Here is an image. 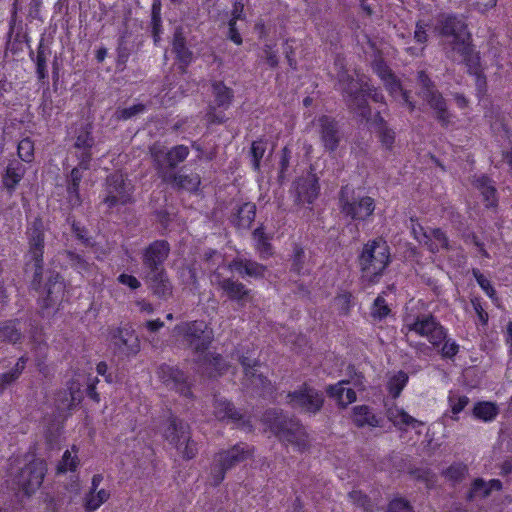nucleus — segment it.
<instances>
[{"label":"nucleus","mask_w":512,"mask_h":512,"mask_svg":"<svg viewBox=\"0 0 512 512\" xmlns=\"http://www.w3.org/2000/svg\"><path fill=\"white\" fill-rule=\"evenodd\" d=\"M157 374L167 387L175 389L186 397L191 396L190 387L187 384L186 377L182 371L170 365L163 364L158 368Z\"/></svg>","instance_id":"a211bd4d"},{"label":"nucleus","mask_w":512,"mask_h":512,"mask_svg":"<svg viewBox=\"0 0 512 512\" xmlns=\"http://www.w3.org/2000/svg\"><path fill=\"white\" fill-rule=\"evenodd\" d=\"M77 457H73L69 450H66L62 456L61 461L57 466L58 473H65L67 471H74L77 468Z\"/></svg>","instance_id":"603ef678"},{"label":"nucleus","mask_w":512,"mask_h":512,"mask_svg":"<svg viewBox=\"0 0 512 512\" xmlns=\"http://www.w3.org/2000/svg\"><path fill=\"white\" fill-rule=\"evenodd\" d=\"M189 434L190 431L188 424L177 418L170 419L164 432L166 440L177 449H181V446L185 441L189 440Z\"/></svg>","instance_id":"393cba45"},{"label":"nucleus","mask_w":512,"mask_h":512,"mask_svg":"<svg viewBox=\"0 0 512 512\" xmlns=\"http://www.w3.org/2000/svg\"><path fill=\"white\" fill-rule=\"evenodd\" d=\"M358 260L362 279L369 284L375 283L390 263V248L381 238L369 241L364 245Z\"/></svg>","instance_id":"f03ea898"},{"label":"nucleus","mask_w":512,"mask_h":512,"mask_svg":"<svg viewBox=\"0 0 512 512\" xmlns=\"http://www.w3.org/2000/svg\"><path fill=\"white\" fill-rule=\"evenodd\" d=\"M240 363L244 369L245 385L263 390L268 387L270 382L262 375V373H258V370L256 369V366H258L257 361L249 357L242 356L240 358Z\"/></svg>","instance_id":"b1692460"},{"label":"nucleus","mask_w":512,"mask_h":512,"mask_svg":"<svg viewBox=\"0 0 512 512\" xmlns=\"http://www.w3.org/2000/svg\"><path fill=\"white\" fill-rule=\"evenodd\" d=\"M170 253V245L165 240H155L147 246L142 254L144 272L163 270L164 262Z\"/></svg>","instance_id":"2eb2a0df"},{"label":"nucleus","mask_w":512,"mask_h":512,"mask_svg":"<svg viewBox=\"0 0 512 512\" xmlns=\"http://www.w3.org/2000/svg\"><path fill=\"white\" fill-rule=\"evenodd\" d=\"M130 198L131 185L130 183H126L122 174L114 173L107 177L106 196L103 203L107 205L109 209L128 203Z\"/></svg>","instance_id":"ddd939ff"},{"label":"nucleus","mask_w":512,"mask_h":512,"mask_svg":"<svg viewBox=\"0 0 512 512\" xmlns=\"http://www.w3.org/2000/svg\"><path fill=\"white\" fill-rule=\"evenodd\" d=\"M474 184L480 190L487 207H495L497 205L496 188L493 181L487 176H479L475 178Z\"/></svg>","instance_id":"72a5a7b5"},{"label":"nucleus","mask_w":512,"mask_h":512,"mask_svg":"<svg viewBox=\"0 0 512 512\" xmlns=\"http://www.w3.org/2000/svg\"><path fill=\"white\" fill-rule=\"evenodd\" d=\"M287 398L292 408L312 414L320 411L324 402L323 394L307 385L289 393Z\"/></svg>","instance_id":"9b49d317"},{"label":"nucleus","mask_w":512,"mask_h":512,"mask_svg":"<svg viewBox=\"0 0 512 512\" xmlns=\"http://www.w3.org/2000/svg\"><path fill=\"white\" fill-rule=\"evenodd\" d=\"M377 120L379 122V129H378V136L383 146H385L387 149H391L394 141H395V133L389 129L382 117L377 115Z\"/></svg>","instance_id":"09e8293b"},{"label":"nucleus","mask_w":512,"mask_h":512,"mask_svg":"<svg viewBox=\"0 0 512 512\" xmlns=\"http://www.w3.org/2000/svg\"><path fill=\"white\" fill-rule=\"evenodd\" d=\"M46 464L41 459H34L21 469L16 477V482L25 494L34 493L42 484L46 474Z\"/></svg>","instance_id":"f8f14e48"},{"label":"nucleus","mask_w":512,"mask_h":512,"mask_svg":"<svg viewBox=\"0 0 512 512\" xmlns=\"http://www.w3.org/2000/svg\"><path fill=\"white\" fill-rule=\"evenodd\" d=\"M407 382L408 375L405 372L399 371L393 375L388 382V389L390 394H392L394 398H397Z\"/></svg>","instance_id":"de8ad7c7"},{"label":"nucleus","mask_w":512,"mask_h":512,"mask_svg":"<svg viewBox=\"0 0 512 512\" xmlns=\"http://www.w3.org/2000/svg\"><path fill=\"white\" fill-rule=\"evenodd\" d=\"M84 168L80 167V163L71 170V173L67 179V193L69 202L72 206H78L81 203L79 184L82 180V171Z\"/></svg>","instance_id":"7c9ffc66"},{"label":"nucleus","mask_w":512,"mask_h":512,"mask_svg":"<svg viewBox=\"0 0 512 512\" xmlns=\"http://www.w3.org/2000/svg\"><path fill=\"white\" fill-rule=\"evenodd\" d=\"M59 275H56L55 282L49 283L47 288V300L51 303H55L58 300V296L56 294L63 292V283L58 281Z\"/></svg>","instance_id":"052dcab7"},{"label":"nucleus","mask_w":512,"mask_h":512,"mask_svg":"<svg viewBox=\"0 0 512 512\" xmlns=\"http://www.w3.org/2000/svg\"><path fill=\"white\" fill-rule=\"evenodd\" d=\"M161 178L164 182L170 184L173 188L187 191H196L201 183V178L196 173L184 174L174 173L167 169H161Z\"/></svg>","instance_id":"aec40b11"},{"label":"nucleus","mask_w":512,"mask_h":512,"mask_svg":"<svg viewBox=\"0 0 512 512\" xmlns=\"http://www.w3.org/2000/svg\"><path fill=\"white\" fill-rule=\"evenodd\" d=\"M27 360L25 356L20 357L10 371L0 374V394L20 377L25 369Z\"/></svg>","instance_id":"4c0bfd02"},{"label":"nucleus","mask_w":512,"mask_h":512,"mask_svg":"<svg viewBox=\"0 0 512 512\" xmlns=\"http://www.w3.org/2000/svg\"><path fill=\"white\" fill-rule=\"evenodd\" d=\"M113 345L125 355H135L140 351L137 335L129 329L118 328L112 333Z\"/></svg>","instance_id":"4be33fe9"},{"label":"nucleus","mask_w":512,"mask_h":512,"mask_svg":"<svg viewBox=\"0 0 512 512\" xmlns=\"http://www.w3.org/2000/svg\"><path fill=\"white\" fill-rule=\"evenodd\" d=\"M498 414V406L495 403L489 401L477 402L472 409V415L474 418L483 422L493 421Z\"/></svg>","instance_id":"c9c22d12"},{"label":"nucleus","mask_w":512,"mask_h":512,"mask_svg":"<svg viewBox=\"0 0 512 512\" xmlns=\"http://www.w3.org/2000/svg\"><path fill=\"white\" fill-rule=\"evenodd\" d=\"M468 468L465 464L461 462L453 463L450 465L444 472V477L453 482V483H459L461 482L465 476L467 475Z\"/></svg>","instance_id":"49530a36"},{"label":"nucleus","mask_w":512,"mask_h":512,"mask_svg":"<svg viewBox=\"0 0 512 512\" xmlns=\"http://www.w3.org/2000/svg\"><path fill=\"white\" fill-rule=\"evenodd\" d=\"M339 203L341 213L358 221L366 220L375 210L373 198L355 196L354 190L348 185L341 188Z\"/></svg>","instance_id":"6e6552de"},{"label":"nucleus","mask_w":512,"mask_h":512,"mask_svg":"<svg viewBox=\"0 0 512 512\" xmlns=\"http://www.w3.org/2000/svg\"><path fill=\"white\" fill-rule=\"evenodd\" d=\"M214 415L221 421H237L241 418V414L235 409L232 403L218 396H215L214 400Z\"/></svg>","instance_id":"473e14b6"},{"label":"nucleus","mask_w":512,"mask_h":512,"mask_svg":"<svg viewBox=\"0 0 512 512\" xmlns=\"http://www.w3.org/2000/svg\"><path fill=\"white\" fill-rule=\"evenodd\" d=\"M146 110L144 104H135L128 108L118 109L115 113L118 120H128L138 114L143 113Z\"/></svg>","instance_id":"5fc2aeb1"},{"label":"nucleus","mask_w":512,"mask_h":512,"mask_svg":"<svg viewBox=\"0 0 512 512\" xmlns=\"http://www.w3.org/2000/svg\"><path fill=\"white\" fill-rule=\"evenodd\" d=\"M296 200L302 204H311L318 196L319 186L315 175L300 178L295 185Z\"/></svg>","instance_id":"5701e85b"},{"label":"nucleus","mask_w":512,"mask_h":512,"mask_svg":"<svg viewBox=\"0 0 512 512\" xmlns=\"http://www.w3.org/2000/svg\"><path fill=\"white\" fill-rule=\"evenodd\" d=\"M353 421L358 427L365 425L377 427L379 426V420L369 410L367 406H356L353 409Z\"/></svg>","instance_id":"58836bf2"},{"label":"nucleus","mask_w":512,"mask_h":512,"mask_svg":"<svg viewBox=\"0 0 512 512\" xmlns=\"http://www.w3.org/2000/svg\"><path fill=\"white\" fill-rule=\"evenodd\" d=\"M172 51L175 53L177 59L182 64L188 65L191 62L192 52L186 45V39L181 27L175 29L173 35Z\"/></svg>","instance_id":"2f4dec72"},{"label":"nucleus","mask_w":512,"mask_h":512,"mask_svg":"<svg viewBox=\"0 0 512 512\" xmlns=\"http://www.w3.org/2000/svg\"><path fill=\"white\" fill-rule=\"evenodd\" d=\"M189 154V149L184 145H177L169 151H156L153 153L154 159L158 164L159 173L161 169L172 171L179 163L183 162Z\"/></svg>","instance_id":"412c9836"},{"label":"nucleus","mask_w":512,"mask_h":512,"mask_svg":"<svg viewBox=\"0 0 512 512\" xmlns=\"http://www.w3.org/2000/svg\"><path fill=\"white\" fill-rule=\"evenodd\" d=\"M317 125L319 128L320 139L325 150L330 152L335 151L341 140V134L337 122L328 116H321L318 119Z\"/></svg>","instance_id":"6ab92c4d"},{"label":"nucleus","mask_w":512,"mask_h":512,"mask_svg":"<svg viewBox=\"0 0 512 512\" xmlns=\"http://www.w3.org/2000/svg\"><path fill=\"white\" fill-rule=\"evenodd\" d=\"M418 96L433 111L434 117L443 127L453 122V115L447 108L446 100L425 71L417 72Z\"/></svg>","instance_id":"423d86ee"},{"label":"nucleus","mask_w":512,"mask_h":512,"mask_svg":"<svg viewBox=\"0 0 512 512\" xmlns=\"http://www.w3.org/2000/svg\"><path fill=\"white\" fill-rule=\"evenodd\" d=\"M256 215V206L253 203H244L237 212V225L242 228H249Z\"/></svg>","instance_id":"a19ab883"},{"label":"nucleus","mask_w":512,"mask_h":512,"mask_svg":"<svg viewBox=\"0 0 512 512\" xmlns=\"http://www.w3.org/2000/svg\"><path fill=\"white\" fill-rule=\"evenodd\" d=\"M173 336L194 353L202 355L213 340V332L204 321L182 322L175 326Z\"/></svg>","instance_id":"0eeeda50"},{"label":"nucleus","mask_w":512,"mask_h":512,"mask_svg":"<svg viewBox=\"0 0 512 512\" xmlns=\"http://www.w3.org/2000/svg\"><path fill=\"white\" fill-rule=\"evenodd\" d=\"M144 280L153 295L160 299H168L173 294V285L165 269L144 272Z\"/></svg>","instance_id":"f3484780"},{"label":"nucleus","mask_w":512,"mask_h":512,"mask_svg":"<svg viewBox=\"0 0 512 512\" xmlns=\"http://www.w3.org/2000/svg\"><path fill=\"white\" fill-rule=\"evenodd\" d=\"M383 83L386 90L396 101H399L402 105L407 106L410 111L415 109L414 102L410 100L409 92L403 89L400 81L395 77V75H392Z\"/></svg>","instance_id":"cd10ccee"},{"label":"nucleus","mask_w":512,"mask_h":512,"mask_svg":"<svg viewBox=\"0 0 512 512\" xmlns=\"http://www.w3.org/2000/svg\"><path fill=\"white\" fill-rule=\"evenodd\" d=\"M388 512H413L411 506L404 499H395L389 504Z\"/></svg>","instance_id":"338daca9"},{"label":"nucleus","mask_w":512,"mask_h":512,"mask_svg":"<svg viewBox=\"0 0 512 512\" xmlns=\"http://www.w3.org/2000/svg\"><path fill=\"white\" fill-rule=\"evenodd\" d=\"M21 339L22 334L15 322L8 321L0 325V340L15 344Z\"/></svg>","instance_id":"c03bdc74"},{"label":"nucleus","mask_w":512,"mask_h":512,"mask_svg":"<svg viewBox=\"0 0 512 512\" xmlns=\"http://www.w3.org/2000/svg\"><path fill=\"white\" fill-rule=\"evenodd\" d=\"M338 86L349 109L361 118L368 120L371 110L365 92L371 91V86L363 79H353L346 72L339 73Z\"/></svg>","instance_id":"39448f33"},{"label":"nucleus","mask_w":512,"mask_h":512,"mask_svg":"<svg viewBox=\"0 0 512 512\" xmlns=\"http://www.w3.org/2000/svg\"><path fill=\"white\" fill-rule=\"evenodd\" d=\"M266 151V143L263 141H254L251 147L252 163L255 170L260 167V160Z\"/></svg>","instance_id":"4d7b16f0"},{"label":"nucleus","mask_w":512,"mask_h":512,"mask_svg":"<svg viewBox=\"0 0 512 512\" xmlns=\"http://www.w3.org/2000/svg\"><path fill=\"white\" fill-rule=\"evenodd\" d=\"M44 232L45 227L43 221L39 218H35V220L27 228L29 255L35 262L36 276L40 275L42 271L45 240Z\"/></svg>","instance_id":"4468645a"},{"label":"nucleus","mask_w":512,"mask_h":512,"mask_svg":"<svg viewBox=\"0 0 512 512\" xmlns=\"http://www.w3.org/2000/svg\"><path fill=\"white\" fill-rule=\"evenodd\" d=\"M213 93L215 102L219 107H228L233 98V91L226 87L222 82H215L213 84Z\"/></svg>","instance_id":"79ce46f5"},{"label":"nucleus","mask_w":512,"mask_h":512,"mask_svg":"<svg viewBox=\"0 0 512 512\" xmlns=\"http://www.w3.org/2000/svg\"><path fill=\"white\" fill-rule=\"evenodd\" d=\"M47 53L42 44L39 45L37 51L36 65L39 79L43 80L47 77Z\"/></svg>","instance_id":"6e6d98bb"},{"label":"nucleus","mask_w":512,"mask_h":512,"mask_svg":"<svg viewBox=\"0 0 512 512\" xmlns=\"http://www.w3.org/2000/svg\"><path fill=\"white\" fill-rule=\"evenodd\" d=\"M280 441L304 450L307 447V434L297 419L284 415L277 416L271 426Z\"/></svg>","instance_id":"1a4fd4ad"},{"label":"nucleus","mask_w":512,"mask_h":512,"mask_svg":"<svg viewBox=\"0 0 512 512\" xmlns=\"http://www.w3.org/2000/svg\"><path fill=\"white\" fill-rule=\"evenodd\" d=\"M346 384H349V382L342 380L327 388L328 395L334 398L342 407H346L356 401L355 391L352 388L345 387Z\"/></svg>","instance_id":"c85d7f7f"},{"label":"nucleus","mask_w":512,"mask_h":512,"mask_svg":"<svg viewBox=\"0 0 512 512\" xmlns=\"http://www.w3.org/2000/svg\"><path fill=\"white\" fill-rule=\"evenodd\" d=\"M67 260L69 261L70 265L76 269L78 272H86L90 268V264L86 259H84L81 255L76 254L72 251L66 252Z\"/></svg>","instance_id":"864d4df0"},{"label":"nucleus","mask_w":512,"mask_h":512,"mask_svg":"<svg viewBox=\"0 0 512 512\" xmlns=\"http://www.w3.org/2000/svg\"><path fill=\"white\" fill-rule=\"evenodd\" d=\"M253 454V449L246 443L240 442L229 449L217 452L210 465L208 480L211 485L218 486L224 479L226 472L236 465L244 462Z\"/></svg>","instance_id":"20e7f679"},{"label":"nucleus","mask_w":512,"mask_h":512,"mask_svg":"<svg viewBox=\"0 0 512 512\" xmlns=\"http://www.w3.org/2000/svg\"><path fill=\"white\" fill-rule=\"evenodd\" d=\"M18 156L24 162H31L34 158V143L29 138L22 139L18 144Z\"/></svg>","instance_id":"3c124183"},{"label":"nucleus","mask_w":512,"mask_h":512,"mask_svg":"<svg viewBox=\"0 0 512 512\" xmlns=\"http://www.w3.org/2000/svg\"><path fill=\"white\" fill-rule=\"evenodd\" d=\"M205 364L207 365L205 372L209 377L220 375L226 370V364L220 355H206Z\"/></svg>","instance_id":"a18cd8bd"},{"label":"nucleus","mask_w":512,"mask_h":512,"mask_svg":"<svg viewBox=\"0 0 512 512\" xmlns=\"http://www.w3.org/2000/svg\"><path fill=\"white\" fill-rule=\"evenodd\" d=\"M25 173V167L18 160L9 162L3 176V184L7 189L13 190L21 181Z\"/></svg>","instance_id":"f704fd0d"},{"label":"nucleus","mask_w":512,"mask_h":512,"mask_svg":"<svg viewBox=\"0 0 512 512\" xmlns=\"http://www.w3.org/2000/svg\"><path fill=\"white\" fill-rule=\"evenodd\" d=\"M472 273L477 283L486 292V294L490 298H494L496 292L490 281L478 269H473Z\"/></svg>","instance_id":"13d9d810"},{"label":"nucleus","mask_w":512,"mask_h":512,"mask_svg":"<svg viewBox=\"0 0 512 512\" xmlns=\"http://www.w3.org/2000/svg\"><path fill=\"white\" fill-rule=\"evenodd\" d=\"M502 488V483L498 479L485 481L482 478H477L473 481L471 488L468 492L467 499L470 501L477 499H484L490 496L492 491H499Z\"/></svg>","instance_id":"bb28decb"},{"label":"nucleus","mask_w":512,"mask_h":512,"mask_svg":"<svg viewBox=\"0 0 512 512\" xmlns=\"http://www.w3.org/2000/svg\"><path fill=\"white\" fill-rule=\"evenodd\" d=\"M291 271L297 275L305 274L309 272L306 264V254L300 246H295L293 255L291 258Z\"/></svg>","instance_id":"37998d69"},{"label":"nucleus","mask_w":512,"mask_h":512,"mask_svg":"<svg viewBox=\"0 0 512 512\" xmlns=\"http://www.w3.org/2000/svg\"><path fill=\"white\" fill-rule=\"evenodd\" d=\"M95 144L94 137L92 136L91 126L86 125L76 136L73 144V153L80 163V167L89 169L90 161L92 159V148Z\"/></svg>","instance_id":"dca6fc26"},{"label":"nucleus","mask_w":512,"mask_h":512,"mask_svg":"<svg viewBox=\"0 0 512 512\" xmlns=\"http://www.w3.org/2000/svg\"><path fill=\"white\" fill-rule=\"evenodd\" d=\"M211 282L221 289L230 301L235 302L239 307H245L254 301L253 291L237 279L223 277L219 273H214Z\"/></svg>","instance_id":"9d476101"},{"label":"nucleus","mask_w":512,"mask_h":512,"mask_svg":"<svg viewBox=\"0 0 512 512\" xmlns=\"http://www.w3.org/2000/svg\"><path fill=\"white\" fill-rule=\"evenodd\" d=\"M228 267L231 270L238 272L242 277L247 276L250 278H263L267 270L266 266L246 258H236Z\"/></svg>","instance_id":"a878e982"},{"label":"nucleus","mask_w":512,"mask_h":512,"mask_svg":"<svg viewBox=\"0 0 512 512\" xmlns=\"http://www.w3.org/2000/svg\"><path fill=\"white\" fill-rule=\"evenodd\" d=\"M469 402L470 400L467 396L450 392L448 396L449 409L445 412L444 416L457 421L459 419L458 414L465 409Z\"/></svg>","instance_id":"e433bc0d"},{"label":"nucleus","mask_w":512,"mask_h":512,"mask_svg":"<svg viewBox=\"0 0 512 512\" xmlns=\"http://www.w3.org/2000/svg\"><path fill=\"white\" fill-rule=\"evenodd\" d=\"M441 354L444 357L452 358L458 352L459 346L454 341L444 340L442 342Z\"/></svg>","instance_id":"774afa93"},{"label":"nucleus","mask_w":512,"mask_h":512,"mask_svg":"<svg viewBox=\"0 0 512 512\" xmlns=\"http://www.w3.org/2000/svg\"><path fill=\"white\" fill-rule=\"evenodd\" d=\"M373 70L383 82L394 75L382 59L374 61Z\"/></svg>","instance_id":"0e129e2a"},{"label":"nucleus","mask_w":512,"mask_h":512,"mask_svg":"<svg viewBox=\"0 0 512 512\" xmlns=\"http://www.w3.org/2000/svg\"><path fill=\"white\" fill-rule=\"evenodd\" d=\"M183 457L187 460H190L194 458L198 452L197 445L194 441L191 440L189 437V440L185 441V443L181 446V449H178Z\"/></svg>","instance_id":"69168bd1"},{"label":"nucleus","mask_w":512,"mask_h":512,"mask_svg":"<svg viewBox=\"0 0 512 512\" xmlns=\"http://www.w3.org/2000/svg\"><path fill=\"white\" fill-rule=\"evenodd\" d=\"M411 332L427 338L434 347H439L447 336L444 327L432 315H419L415 318L408 316L404 319L401 328V333L405 335L410 346L420 351L427 349L425 343H413L409 340V333Z\"/></svg>","instance_id":"7ed1b4c3"},{"label":"nucleus","mask_w":512,"mask_h":512,"mask_svg":"<svg viewBox=\"0 0 512 512\" xmlns=\"http://www.w3.org/2000/svg\"><path fill=\"white\" fill-rule=\"evenodd\" d=\"M390 308L386 303V300L383 296L379 295L373 303L372 309H371V316L374 319L382 320L390 313Z\"/></svg>","instance_id":"8fccbe9b"},{"label":"nucleus","mask_w":512,"mask_h":512,"mask_svg":"<svg viewBox=\"0 0 512 512\" xmlns=\"http://www.w3.org/2000/svg\"><path fill=\"white\" fill-rule=\"evenodd\" d=\"M398 421L394 422V425L400 429H402L404 426H411L415 428L416 426L423 425V423L414 417L410 416L406 411H402L397 418Z\"/></svg>","instance_id":"bf43d9fd"},{"label":"nucleus","mask_w":512,"mask_h":512,"mask_svg":"<svg viewBox=\"0 0 512 512\" xmlns=\"http://www.w3.org/2000/svg\"><path fill=\"white\" fill-rule=\"evenodd\" d=\"M464 241L468 245H473L483 257L489 258V254L485 249L484 243L480 241L474 233L465 235Z\"/></svg>","instance_id":"e2e57ef3"},{"label":"nucleus","mask_w":512,"mask_h":512,"mask_svg":"<svg viewBox=\"0 0 512 512\" xmlns=\"http://www.w3.org/2000/svg\"><path fill=\"white\" fill-rule=\"evenodd\" d=\"M424 245L432 253H437L441 249H450L449 240L441 229H430L429 232H423Z\"/></svg>","instance_id":"c756f323"},{"label":"nucleus","mask_w":512,"mask_h":512,"mask_svg":"<svg viewBox=\"0 0 512 512\" xmlns=\"http://www.w3.org/2000/svg\"><path fill=\"white\" fill-rule=\"evenodd\" d=\"M428 29L429 25L424 23L423 21H418L416 23L415 31H414V39L417 43L425 45L428 41Z\"/></svg>","instance_id":"680f3d73"},{"label":"nucleus","mask_w":512,"mask_h":512,"mask_svg":"<svg viewBox=\"0 0 512 512\" xmlns=\"http://www.w3.org/2000/svg\"><path fill=\"white\" fill-rule=\"evenodd\" d=\"M435 30L441 36V45L447 58L465 63L470 69L478 64V57L471 46V35L466 23L455 15H441Z\"/></svg>","instance_id":"f257e3e1"},{"label":"nucleus","mask_w":512,"mask_h":512,"mask_svg":"<svg viewBox=\"0 0 512 512\" xmlns=\"http://www.w3.org/2000/svg\"><path fill=\"white\" fill-rule=\"evenodd\" d=\"M109 498L110 492L105 489H100L96 492H88L84 498V508L87 512H93Z\"/></svg>","instance_id":"ea45409f"}]
</instances>
